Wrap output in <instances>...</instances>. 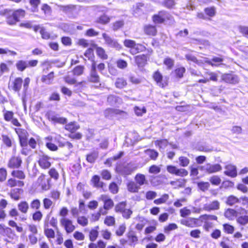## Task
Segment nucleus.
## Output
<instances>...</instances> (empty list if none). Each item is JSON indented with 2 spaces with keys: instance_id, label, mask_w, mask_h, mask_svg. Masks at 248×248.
<instances>
[{
  "instance_id": "nucleus-1",
  "label": "nucleus",
  "mask_w": 248,
  "mask_h": 248,
  "mask_svg": "<svg viewBox=\"0 0 248 248\" xmlns=\"http://www.w3.org/2000/svg\"><path fill=\"white\" fill-rule=\"evenodd\" d=\"M199 170L208 174L217 172L222 170V167L219 164H212L210 163L199 166Z\"/></svg>"
},
{
  "instance_id": "nucleus-2",
  "label": "nucleus",
  "mask_w": 248,
  "mask_h": 248,
  "mask_svg": "<svg viewBox=\"0 0 248 248\" xmlns=\"http://www.w3.org/2000/svg\"><path fill=\"white\" fill-rule=\"evenodd\" d=\"M102 37L105 40V44L109 47L114 48L116 50H120L122 46L120 44L118 43L117 40L110 37L108 34L103 33Z\"/></svg>"
},
{
  "instance_id": "nucleus-3",
  "label": "nucleus",
  "mask_w": 248,
  "mask_h": 248,
  "mask_svg": "<svg viewBox=\"0 0 248 248\" xmlns=\"http://www.w3.org/2000/svg\"><path fill=\"white\" fill-rule=\"evenodd\" d=\"M172 16L167 12L162 11L157 15H155L153 16V20L155 23H162L168 20H172Z\"/></svg>"
},
{
  "instance_id": "nucleus-4",
  "label": "nucleus",
  "mask_w": 248,
  "mask_h": 248,
  "mask_svg": "<svg viewBox=\"0 0 248 248\" xmlns=\"http://www.w3.org/2000/svg\"><path fill=\"white\" fill-rule=\"evenodd\" d=\"M48 119L54 124H65L67 122L66 118L61 117L60 115L53 111H49L46 113Z\"/></svg>"
},
{
  "instance_id": "nucleus-5",
  "label": "nucleus",
  "mask_w": 248,
  "mask_h": 248,
  "mask_svg": "<svg viewBox=\"0 0 248 248\" xmlns=\"http://www.w3.org/2000/svg\"><path fill=\"white\" fill-rule=\"evenodd\" d=\"M181 224L186 226L189 228H194L201 226L202 224V221L200 218L194 217H188L186 219H182L180 220Z\"/></svg>"
},
{
  "instance_id": "nucleus-6",
  "label": "nucleus",
  "mask_w": 248,
  "mask_h": 248,
  "mask_svg": "<svg viewBox=\"0 0 248 248\" xmlns=\"http://www.w3.org/2000/svg\"><path fill=\"white\" fill-rule=\"evenodd\" d=\"M7 14L10 15L11 14L17 20V22L19 20L20 18H22L25 16V12L22 9H18L15 11L12 10L5 9L0 11V15H6Z\"/></svg>"
},
{
  "instance_id": "nucleus-7",
  "label": "nucleus",
  "mask_w": 248,
  "mask_h": 248,
  "mask_svg": "<svg viewBox=\"0 0 248 248\" xmlns=\"http://www.w3.org/2000/svg\"><path fill=\"white\" fill-rule=\"evenodd\" d=\"M60 223L64 227L67 233H70L75 229V227L73 225L72 221L67 218H62L60 219Z\"/></svg>"
},
{
  "instance_id": "nucleus-8",
  "label": "nucleus",
  "mask_w": 248,
  "mask_h": 248,
  "mask_svg": "<svg viewBox=\"0 0 248 248\" xmlns=\"http://www.w3.org/2000/svg\"><path fill=\"white\" fill-rule=\"evenodd\" d=\"M51 158L47 155H42L39 158L38 163L41 168L47 169L51 166Z\"/></svg>"
},
{
  "instance_id": "nucleus-9",
  "label": "nucleus",
  "mask_w": 248,
  "mask_h": 248,
  "mask_svg": "<svg viewBox=\"0 0 248 248\" xmlns=\"http://www.w3.org/2000/svg\"><path fill=\"white\" fill-rule=\"evenodd\" d=\"M44 174L41 175L38 178V182L43 190L46 191L50 189V179H46Z\"/></svg>"
},
{
  "instance_id": "nucleus-10",
  "label": "nucleus",
  "mask_w": 248,
  "mask_h": 248,
  "mask_svg": "<svg viewBox=\"0 0 248 248\" xmlns=\"http://www.w3.org/2000/svg\"><path fill=\"white\" fill-rule=\"evenodd\" d=\"M99 200L103 202L104 208L107 210H109L112 208L114 205L113 201L108 195L104 194L101 195L99 198Z\"/></svg>"
},
{
  "instance_id": "nucleus-11",
  "label": "nucleus",
  "mask_w": 248,
  "mask_h": 248,
  "mask_svg": "<svg viewBox=\"0 0 248 248\" xmlns=\"http://www.w3.org/2000/svg\"><path fill=\"white\" fill-rule=\"evenodd\" d=\"M222 80L230 84H236L238 82L239 79L237 76L232 74H224L221 76Z\"/></svg>"
},
{
  "instance_id": "nucleus-12",
  "label": "nucleus",
  "mask_w": 248,
  "mask_h": 248,
  "mask_svg": "<svg viewBox=\"0 0 248 248\" xmlns=\"http://www.w3.org/2000/svg\"><path fill=\"white\" fill-rule=\"evenodd\" d=\"M225 169H226V170L224 171L225 175L233 178L237 176V173L235 166L229 164L225 166Z\"/></svg>"
},
{
  "instance_id": "nucleus-13",
  "label": "nucleus",
  "mask_w": 248,
  "mask_h": 248,
  "mask_svg": "<svg viewBox=\"0 0 248 248\" xmlns=\"http://www.w3.org/2000/svg\"><path fill=\"white\" fill-rule=\"evenodd\" d=\"M22 163V160L18 157H12L9 160L8 166L11 169L19 168Z\"/></svg>"
},
{
  "instance_id": "nucleus-14",
  "label": "nucleus",
  "mask_w": 248,
  "mask_h": 248,
  "mask_svg": "<svg viewBox=\"0 0 248 248\" xmlns=\"http://www.w3.org/2000/svg\"><path fill=\"white\" fill-rule=\"evenodd\" d=\"M147 58V55H139L135 57V62L139 67H143L146 63Z\"/></svg>"
},
{
  "instance_id": "nucleus-15",
  "label": "nucleus",
  "mask_w": 248,
  "mask_h": 248,
  "mask_svg": "<svg viewBox=\"0 0 248 248\" xmlns=\"http://www.w3.org/2000/svg\"><path fill=\"white\" fill-rule=\"evenodd\" d=\"M220 204L217 201H214L210 204L204 205L203 209L207 211L218 210L219 208Z\"/></svg>"
},
{
  "instance_id": "nucleus-16",
  "label": "nucleus",
  "mask_w": 248,
  "mask_h": 248,
  "mask_svg": "<svg viewBox=\"0 0 248 248\" xmlns=\"http://www.w3.org/2000/svg\"><path fill=\"white\" fill-rule=\"evenodd\" d=\"M22 83L23 80L21 78H16L12 82V89L15 92H19L21 88Z\"/></svg>"
},
{
  "instance_id": "nucleus-17",
  "label": "nucleus",
  "mask_w": 248,
  "mask_h": 248,
  "mask_svg": "<svg viewBox=\"0 0 248 248\" xmlns=\"http://www.w3.org/2000/svg\"><path fill=\"white\" fill-rule=\"evenodd\" d=\"M136 183L140 187V186L148 184V181L145 178V176L142 174L138 173L135 177Z\"/></svg>"
},
{
  "instance_id": "nucleus-18",
  "label": "nucleus",
  "mask_w": 248,
  "mask_h": 248,
  "mask_svg": "<svg viewBox=\"0 0 248 248\" xmlns=\"http://www.w3.org/2000/svg\"><path fill=\"white\" fill-rule=\"evenodd\" d=\"M24 185V183L22 181L17 180L15 178H10L7 181V186L11 187L16 186L22 187Z\"/></svg>"
},
{
  "instance_id": "nucleus-19",
  "label": "nucleus",
  "mask_w": 248,
  "mask_h": 248,
  "mask_svg": "<svg viewBox=\"0 0 248 248\" xmlns=\"http://www.w3.org/2000/svg\"><path fill=\"white\" fill-rule=\"evenodd\" d=\"M223 61V59L220 57H214L211 60H206L205 63L211 65L212 66H218L221 64V62Z\"/></svg>"
},
{
  "instance_id": "nucleus-20",
  "label": "nucleus",
  "mask_w": 248,
  "mask_h": 248,
  "mask_svg": "<svg viewBox=\"0 0 248 248\" xmlns=\"http://www.w3.org/2000/svg\"><path fill=\"white\" fill-rule=\"evenodd\" d=\"M144 31L147 35L155 36L156 34L157 31L155 26L147 25L144 27Z\"/></svg>"
},
{
  "instance_id": "nucleus-21",
  "label": "nucleus",
  "mask_w": 248,
  "mask_h": 248,
  "mask_svg": "<svg viewBox=\"0 0 248 248\" xmlns=\"http://www.w3.org/2000/svg\"><path fill=\"white\" fill-rule=\"evenodd\" d=\"M91 182L95 187L103 188L105 185L104 183L100 181V177L98 175H94L91 179Z\"/></svg>"
},
{
  "instance_id": "nucleus-22",
  "label": "nucleus",
  "mask_w": 248,
  "mask_h": 248,
  "mask_svg": "<svg viewBox=\"0 0 248 248\" xmlns=\"http://www.w3.org/2000/svg\"><path fill=\"white\" fill-rule=\"evenodd\" d=\"M0 234L3 236L10 237L12 234V230L4 225L0 224Z\"/></svg>"
},
{
  "instance_id": "nucleus-23",
  "label": "nucleus",
  "mask_w": 248,
  "mask_h": 248,
  "mask_svg": "<svg viewBox=\"0 0 248 248\" xmlns=\"http://www.w3.org/2000/svg\"><path fill=\"white\" fill-rule=\"evenodd\" d=\"M135 170V169L129 164L124 166L121 170V173L124 175L131 174Z\"/></svg>"
},
{
  "instance_id": "nucleus-24",
  "label": "nucleus",
  "mask_w": 248,
  "mask_h": 248,
  "mask_svg": "<svg viewBox=\"0 0 248 248\" xmlns=\"http://www.w3.org/2000/svg\"><path fill=\"white\" fill-rule=\"evenodd\" d=\"M58 7L59 8V9L66 13H70L72 12V11L75 9V7L73 5H58Z\"/></svg>"
},
{
  "instance_id": "nucleus-25",
  "label": "nucleus",
  "mask_w": 248,
  "mask_h": 248,
  "mask_svg": "<svg viewBox=\"0 0 248 248\" xmlns=\"http://www.w3.org/2000/svg\"><path fill=\"white\" fill-rule=\"evenodd\" d=\"M18 210L23 214H26L29 208L28 202L26 201H22L17 205Z\"/></svg>"
},
{
  "instance_id": "nucleus-26",
  "label": "nucleus",
  "mask_w": 248,
  "mask_h": 248,
  "mask_svg": "<svg viewBox=\"0 0 248 248\" xmlns=\"http://www.w3.org/2000/svg\"><path fill=\"white\" fill-rule=\"evenodd\" d=\"M153 78L159 86L162 88L164 87V85L162 83L163 77L162 75L158 71H156L154 73Z\"/></svg>"
},
{
  "instance_id": "nucleus-27",
  "label": "nucleus",
  "mask_w": 248,
  "mask_h": 248,
  "mask_svg": "<svg viewBox=\"0 0 248 248\" xmlns=\"http://www.w3.org/2000/svg\"><path fill=\"white\" fill-rule=\"evenodd\" d=\"M22 190L19 188H15L11 190L10 197L15 201H18L20 199V195Z\"/></svg>"
},
{
  "instance_id": "nucleus-28",
  "label": "nucleus",
  "mask_w": 248,
  "mask_h": 248,
  "mask_svg": "<svg viewBox=\"0 0 248 248\" xmlns=\"http://www.w3.org/2000/svg\"><path fill=\"white\" fill-rule=\"evenodd\" d=\"M108 102L111 105H115L121 102V99L114 95H110L108 97Z\"/></svg>"
},
{
  "instance_id": "nucleus-29",
  "label": "nucleus",
  "mask_w": 248,
  "mask_h": 248,
  "mask_svg": "<svg viewBox=\"0 0 248 248\" xmlns=\"http://www.w3.org/2000/svg\"><path fill=\"white\" fill-rule=\"evenodd\" d=\"M140 189V187L134 182H130L127 184V189L129 191L132 193L138 192Z\"/></svg>"
},
{
  "instance_id": "nucleus-30",
  "label": "nucleus",
  "mask_w": 248,
  "mask_h": 248,
  "mask_svg": "<svg viewBox=\"0 0 248 248\" xmlns=\"http://www.w3.org/2000/svg\"><path fill=\"white\" fill-rule=\"evenodd\" d=\"M146 47L141 44H135L134 48L130 49V53L133 54H136L140 52H142L146 50Z\"/></svg>"
},
{
  "instance_id": "nucleus-31",
  "label": "nucleus",
  "mask_w": 248,
  "mask_h": 248,
  "mask_svg": "<svg viewBox=\"0 0 248 248\" xmlns=\"http://www.w3.org/2000/svg\"><path fill=\"white\" fill-rule=\"evenodd\" d=\"M48 223H45L44 225V232L45 235L48 238H53L55 237V232L51 229L48 228Z\"/></svg>"
},
{
  "instance_id": "nucleus-32",
  "label": "nucleus",
  "mask_w": 248,
  "mask_h": 248,
  "mask_svg": "<svg viewBox=\"0 0 248 248\" xmlns=\"http://www.w3.org/2000/svg\"><path fill=\"white\" fill-rule=\"evenodd\" d=\"M79 128V125L75 122H71L65 125V129L71 133H74Z\"/></svg>"
},
{
  "instance_id": "nucleus-33",
  "label": "nucleus",
  "mask_w": 248,
  "mask_h": 248,
  "mask_svg": "<svg viewBox=\"0 0 248 248\" xmlns=\"http://www.w3.org/2000/svg\"><path fill=\"white\" fill-rule=\"evenodd\" d=\"M2 112L3 113L4 119L7 122L11 121L14 118V112L12 111L6 110L4 107L2 110Z\"/></svg>"
},
{
  "instance_id": "nucleus-34",
  "label": "nucleus",
  "mask_w": 248,
  "mask_h": 248,
  "mask_svg": "<svg viewBox=\"0 0 248 248\" xmlns=\"http://www.w3.org/2000/svg\"><path fill=\"white\" fill-rule=\"evenodd\" d=\"M98 156V153L96 151H94L88 154L86 156L87 161L91 163H93Z\"/></svg>"
},
{
  "instance_id": "nucleus-35",
  "label": "nucleus",
  "mask_w": 248,
  "mask_h": 248,
  "mask_svg": "<svg viewBox=\"0 0 248 248\" xmlns=\"http://www.w3.org/2000/svg\"><path fill=\"white\" fill-rule=\"evenodd\" d=\"M17 69L20 71H23L28 67L27 61L19 60L16 63Z\"/></svg>"
},
{
  "instance_id": "nucleus-36",
  "label": "nucleus",
  "mask_w": 248,
  "mask_h": 248,
  "mask_svg": "<svg viewBox=\"0 0 248 248\" xmlns=\"http://www.w3.org/2000/svg\"><path fill=\"white\" fill-rule=\"evenodd\" d=\"M110 20V18L107 15L104 14L96 19V22L101 24H107L109 22Z\"/></svg>"
},
{
  "instance_id": "nucleus-37",
  "label": "nucleus",
  "mask_w": 248,
  "mask_h": 248,
  "mask_svg": "<svg viewBox=\"0 0 248 248\" xmlns=\"http://www.w3.org/2000/svg\"><path fill=\"white\" fill-rule=\"evenodd\" d=\"M54 78V73L50 72L47 75L43 76L42 78V81L47 84L51 83Z\"/></svg>"
},
{
  "instance_id": "nucleus-38",
  "label": "nucleus",
  "mask_w": 248,
  "mask_h": 248,
  "mask_svg": "<svg viewBox=\"0 0 248 248\" xmlns=\"http://www.w3.org/2000/svg\"><path fill=\"white\" fill-rule=\"evenodd\" d=\"M11 175L19 179H24L25 178V174L24 172L20 170H14L12 171Z\"/></svg>"
},
{
  "instance_id": "nucleus-39",
  "label": "nucleus",
  "mask_w": 248,
  "mask_h": 248,
  "mask_svg": "<svg viewBox=\"0 0 248 248\" xmlns=\"http://www.w3.org/2000/svg\"><path fill=\"white\" fill-rule=\"evenodd\" d=\"M239 202H240V200L236 197L233 195L229 196L227 198L226 201V203L230 206H232L234 204Z\"/></svg>"
},
{
  "instance_id": "nucleus-40",
  "label": "nucleus",
  "mask_w": 248,
  "mask_h": 248,
  "mask_svg": "<svg viewBox=\"0 0 248 248\" xmlns=\"http://www.w3.org/2000/svg\"><path fill=\"white\" fill-rule=\"evenodd\" d=\"M155 144L156 146H158L160 149L164 150L167 146L169 142L167 140H161L155 141Z\"/></svg>"
},
{
  "instance_id": "nucleus-41",
  "label": "nucleus",
  "mask_w": 248,
  "mask_h": 248,
  "mask_svg": "<svg viewBox=\"0 0 248 248\" xmlns=\"http://www.w3.org/2000/svg\"><path fill=\"white\" fill-rule=\"evenodd\" d=\"M96 52L97 55L100 58L106 60L108 58V55L106 53V51L104 48L101 47H96Z\"/></svg>"
},
{
  "instance_id": "nucleus-42",
  "label": "nucleus",
  "mask_w": 248,
  "mask_h": 248,
  "mask_svg": "<svg viewBox=\"0 0 248 248\" xmlns=\"http://www.w3.org/2000/svg\"><path fill=\"white\" fill-rule=\"evenodd\" d=\"M169 199L168 194H163L161 198L154 200V202L155 204H161L165 203Z\"/></svg>"
},
{
  "instance_id": "nucleus-43",
  "label": "nucleus",
  "mask_w": 248,
  "mask_h": 248,
  "mask_svg": "<svg viewBox=\"0 0 248 248\" xmlns=\"http://www.w3.org/2000/svg\"><path fill=\"white\" fill-rule=\"evenodd\" d=\"M236 215V211L232 209H228L224 213L225 217L229 219H232Z\"/></svg>"
},
{
  "instance_id": "nucleus-44",
  "label": "nucleus",
  "mask_w": 248,
  "mask_h": 248,
  "mask_svg": "<svg viewBox=\"0 0 248 248\" xmlns=\"http://www.w3.org/2000/svg\"><path fill=\"white\" fill-rule=\"evenodd\" d=\"M145 152L146 155L153 160H155L158 156V152L153 149H148Z\"/></svg>"
},
{
  "instance_id": "nucleus-45",
  "label": "nucleus",
  "mask_w": 248,
  "mask_h": 248,
  "mask_svg": "<svg viewBox=\"0 0 248 248\" xmlns=\"http://www.w3.org/2000/svg\"><path fill=\"white\" fill-rule=\"evenodd\" d=\"M127 84L126 81L124 78H118L115 82V86L117 88L122 89Z\"/></svg>"
},
{
  "instance_id": "nucleus-46",
  "label": "nucleus",
  "mask_w": 248,
  "mask_h": 248,
  "mask_svg": "<svg viewBox=\"0 0 248 248\" xmlns=\"http://www.w3.org/2000/svg\"><path fill=\"white\" fill-rule=\"evenodd\" d=\"M127 237L128 238V240L133 244L134 245H135L138 240V237L136 235L135 232L133 231L128 232Z\"/></svg>"
},
{
  "instance_id": "nucleus-47",
  "label": "nucleus",
  "mask_w": 248,
  "mask_h": 248,
  "mask_svg": "<svg viewBox=\"0 0 248 248\" xmlns=\"http://www.w3.org/2000/svg\"><path fill=\"white\" fill-rule=\"evenodd\" d=\"M238 223L242 225H245L248 223V216H241L236 218Z\"/></svg>"
},
{
  "instance_id": "nucleus-48",
  "label": "nucleus",
  "mask_w": 248,
  "mask_h": 248,
  "mask_svg": "<svg viewBox=\"0 0 248 248\" xmlns=\"http://www.w3.org/2000/svg\"><path fill=\"white\" fill-rule=\"evenodd\" d=\"M206 76H209V78H207V79L212 80L213 81H217L218 75L217 73L213 72H206L205 74Z\"/></svg>"
},
{
  "instance_id": "nucleus-49",
  "label": "nucleus",
  "mask_w": 248,
  "mask_h": 248,
  "mask_svg": "<svg viewBox=\"0 0 248 248\" xmlns=\"http://www.w3.org/2000/svg\"><path fill=\"white\" fill-rule=\"evenodd\" d=\"M90 80L93 82H99V77L96 71H91Z\"/></svg>"
},
{
  "instance_id": "nucleus-50",
  "label": "nucleus",
  "mask_w": 248,
  "mask_h": 248,
  "mask_svg": "<svg viewBox=\"0 0 248 248\" xmlns=\"http://www.w3.org/2000/svg\"><path fill=\"white\" fill-rule=\"evenodd\" d=\"M126 202H122L117 204L115 207V210L116 212L122 213L125 209Z\"/></svg>"
},
{
  "instance_id": "nucleus-51",
  "label": "nucleus",
  "mask_w": 248,
  "mask_h": 248,
  "mask_svg": "<svg viewBox=\"0 0 248 248\" xmlns=\"http://www.w3.org/2000/svg\"><path fill=\"white\" fill-rule=\"evenodd\" d=\"M105 117L107 118H111L116 114L115 110L112 108H108L104 111Z\"/></svg>"
},
{
  "instance_id": "nucleus-52",
  "label": "nucleus",
  "mask_w": 248,
  "mask_h": 248,
  "mask_svg": "<svg viewBox=\"0 0 248 248\" xmlns=\"http://www.w3.org/2000/svg\"><path fill=\"white\" fill-rule=\"evenodd\" d=\"M180 165L183 167H187L189 164V159L185 156H180L179 158Z\"/></svg>"
},
{
  "instance_id": "nucleus-53",
  "label": "nucleus",
  "mask_w": 248,
  "mask_h": 248,
  "mask_svg": "<svg viewBox=\"0 0 248 248\" xmlns=\"http://www.w3.org/2000/svg\"><path fill=\"white\" fill-rule=\"evenodd\" d=\"M41 206V202L38 199L33 200L30 203V207L32 209L38 210Z\"/></svg>"
},
{
  "instance_id": "nucleus-54",
  "label": "nucleus",
  "mask_w": 248,
  "mask_h": 248,
  "mask_svg": "<svg viewBox=\"0 0 248 248\" xmlns=\"http://www.w3.org/2000/svg\"><path fill=\"white\" fill-rule=\"evenodd\" d=\"M0 54H9L10 55H16L17 53L16 51L11 50L8 48H0Z\"/></svg>"
},
{
  "instance_id": "nucleus-55",
  "label": "nucleus",
  "mask_w": 248,
  "mask_h": 248,
  "mask_svg": "<svg viewBox=\"0 0 248 248\" xmlns=\"http://www.w3.org/2000/svg\"><path fill=\"white\" fill-rule=\"evenodd\" d=\"M60 192L56 190H53L50 193V197L55 201L60 200Z\"/></svg>"
},
{
  "instance_id": "nucleus-56",
  "label": "nucleus",
  "mask_w": 248,
  "mask_h": 248,
  "mask_svg": "<svg viewBox=\"0 0 248 248\" xmlns=\"http://www.w3.org/2000/svg\"><path fill=\"white\" fill-rule=\"evenodd\" d=\"M84 69V68L83 66H77L73 69V74L77 76H80L82 74Z\"/></svg>"
},
{
  "instance_id": "nucleus-57",
  "label": "nucleus",
  "mask_w": 248,
  "mask_h": 248,
  "mask_svg": "<svg viewBox=\"0 0 248 248\" xmlns=\"http://www.w3.org/2000/svg\"><path fill=\"white\" fill-rule=\"evenodd\" d=\"M78 223L82 226H86L88 224V220L84 216L78 217L77 219Z\"/></svg>"
},
{
  "instance_id": "nucleus-58",
  "label": "nucleus",
  "mask_w": 248,
  "mask_h": 248,
  "mask_svg": "<svg viewBox=\"0 0 248 248\" xmlns=\"http://www.w3.org/2000/svg\"><path fill=\"white\" fill-rule=\"evenodd\" d=\"M160 167L155 165L151 166L149 169V172L150 173H153L155 174L159 173L160 172Z\"/></svg>"
},
{
  "instance_id": "nucleus-59",
  "label": "nucleus",
  "mask_w": 248,
  "mask_h": 248,
  "mask_svg": "<svg viewBox=\"0 0 248 248\" xmlns=\"http://www.w3.org/2000/svg\"><path fill=\"white\" fill-rule=\"evenodd\" d=\"M136 42L135 41L130 40V39H125L124 42V45L125 47L130 48V49H132L134 48L135 46Z\"/></svg>"
},
{
  "instance_id": "nucleus-60",
  "label": "nucleus",
  "mask_w": 248,
  "mask_h": 248,
  "mask_svg": "<svg viewBox=\"0 0 248 248\" xmlns=\"http://www.w3.org/2000/svg\"><path fill=\"white\" fill-rule=\"evenodd\" d=\"M174 60L170 58H166L164 60V64H165L169 69H171L174 65Z\"/></svg>"
},
{
  "instance_id": "nucleus-61",
  "label": "nucleus",
  "mask_w": 248,
  "mask_h": 248,
  "mask_svg": "<svg viewBox=\"0 0 248 248\" xmlns=\"http://www.w3.org/2000/svg\"><path fill=\"white\" fill-rule=\"evenodd\" d=\"M44 207L45 209H49L53 204V202L48 198H44L43 201Z\"/></svg>"
},
{
  "instance_id": "nucleus-62",
  "label": "nucleus",
  "mask_w": 248,
  "mask_h": 248,
  "mask_svg": "<svg viewBox=\"0 0 248 248\" xmlns=\"http://www.w3.org/2000/svg\"><path fill=\"white\" fill-rule=\"evenodd\" d=\"M210 182L212 185L218 186L221 182V179L219 176L214 175L210 178Z\"/></svg>"
},
{
  "instance_id": "nucleus-63",
  "label": "nucleus",
  "mask_w": 248,
  "mask_h": 248,
  "mask_svg": "<svg viewBox=\"0 0 248 248\" xmlns=\"http://www.w3.org/2000/svg\"><path fill=\"white\" fill-rule=\"evenodd\" d=\"M198 187L202 191H205L207 190L210 186V184L208 182H200L198 184Z\"/></svg>"
},
{
  "instance_id": "nucleus-64",
  "label": "nucleus",
  "mask_w": 248,
  "mask_h": 248,
  "mask_svg": "<svg viewBox=\"0 0 248 248\" xmlns=\"http://www.w3.org/2000/svg\"><path fill=\"white\" fill-rule=\"evenodd\" d=\"M163 5L167 8H173L175 5L174 0H164Z\"/></svg>"
}]
</instances>
